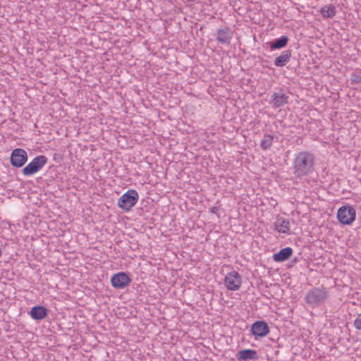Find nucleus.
<instances>
[{"mask_svg": "<svg viewBox=\"0 0 361 361\" xmlns=\"http://www.w3.org/2000/svg\"><path fill=\"white\" fill-rule=\"evenodd\" d=\"M314 155L307 151H302L295 154L293 164V174L302 179L312 173L314 170Z\"/></svg>", "mask_w": 361, "mask_h": 361, "instance_id": "obj_1", "label": "nucleus"}, {"mask_svg": "<svg viewBox=\"0 0 361 361\" xmlns=\"http://www.w3.org/2000/svg\"><path fill=\"white\" fill-rule=\"evenodd\" d=\"M329 293L326 288L321 286L310 290L305 295V301L311 307H319L329 298Z\"/></svg>", "mask_w": 361, "mask_h": 361, "instance_id": "obj_2", "label": "nucleus"}, {"mask_svg": "<svg viewBox=\"0 0 361 361\" xmlns=\"http://www.w3.org/2000/svg\"><path fill=\"white\" fill-rule=\"evenodd\" d=\"M355 209L349 204L343 205L338 209L337 219L343 225H351L355 221Z\"/></svg>", "mask_w": 361, "mask_h": 361, "instance_id": "obj_3", "label": "nucleus"}, {"mask_svg": "<svg viewBox=\"0 0 361 361\" xmlns=\"http://www.w3.org/2000/svg\"><path fill=\"white\" fill-rule=\"evenodd\" d=\"M139 195L135 190H129L118 200V206L125 211H129L138 201Z\"/></svg>", "mask_w": 361, "mask_h": 361, "instance_id": "obj_4", "label": "nucleus"}, {"mask_svg": "<svg viewBox=\"0 0 361 361\" xmlns=\"http://www.w3.org/2000/svg\"><path fill=\"white\" fill-rule=\"evenodd\" d=\"M241 276L236 271L227 274L224 279V284L229 290H238L241 286Z\"/></svg>", "mask_w": 361, "mask_h": 361, "instance_id": "obj_5", "label": "nucleus"}, {"mask_svg": "<svg viewBox=\"0 0 361 361\" xmlns=\"http://www.w3.org/2000/svg\"><path fill=\"white\" fill-rule=\"evenodd\" d=\"M45 164V156L36 157L30 163H29L23 169V173L25 176H31L39 171Z\"/></svg>", "mask_w": 361, "mask_h": 361, "instance_id": "obj_6", "label": "nucleus"}, {"mask_svg": "<svg viewBox=\"0 0 361 361\" xmlns=\"http://www.w3.org/2000/svg\"><path fill=\"white\" fill-rule=\"evenodd\" d=\"M131 282V279L128 273L118 272L114 274L111 279V286L117 289H123Z\"/></svg>", "mask_w": 361, "mask_h": 361, "instance_id": "obj_7", "label": "nucleus"}, {"mask_svg": "<svg viewBox=\"0 0 361 361\" xmlns=\"http://www.w3.org/2000/svg\"><path fill=\"white\" fill-rule=\"evenodd\" d=\"M27 160V154L25 150L21 148L14 149L11 154V164L12 166L22 167Z\"/></svg>", "mask_w": 361, "mask_h": 361, "instance_id": "obj_8", "label": "nucleus"}, {"mask_svg": "<svg viewBox=\"0 0 361 361\" xmlns=\"http://www.w3.org/2000/svg\"><path fill=\"white\" fill-rule=\"evenodd\" d=\"M251 331L256 338H263L269 334V327L265 322L257 321L252 324Z\"/></svg>", "mask_w": 361, "mask_h": 361, "instance_id": "obj_9", "label": "nucleus"}, {"mask_svg": "<svg viewBox=\"0 0 361 361\" xmlns=\"http://www.w3.org/2000/svg\"><path fill=\"white\" fill-rule=\"evenodd\" d=\"M271 98L272 107L278 109L288 103L289 97L281 90L274 92Z\"/></svg>", "mask_w": 361, "mask_h": 361, "instance_id": "obj_10", "label": "nucleus"}, {"mask_svg": "<svg viewBox=\"0 0 361 361\" xmlns=\"http://www.w3.org/2000/svg\"><path fill=\"white\" fill-rule=\"evenodd\" d=\"M233 36V31L228 27L219 29L216 31V40L221 44L229 45Z\"/></svg>", "mask_w": 361, "mask_h": 361, "instance_id": "obj_11", "label": "nucleus"}, {"mask_svg": "<svg viewBox=\"0 0 361 361\" xmlns=\"http://www.w3.org/2000/svg\"><path fill=\"white\" fill-rule=\"evenodd\" d=\"M293 254V249L286 247L280 250L278 252L273 255V260L277 262H282L287 260Z\"/></svg>", "mask_w": 361, "mask_h": 361, "instance_id": "obj_12", "label": "nucleus"}, {"mask_svg": "<svg viewBox=\"0 0 361 361\" xmlns=\"http://www.w3.org/2000/svg\"><path fill=\"white\" fill-rule=\"evenodd\" d=\"M275 229L284 234H290V221L285 218H280L275 222Z\"/></svg>", "mask_w": 361, "mask_h": 361, "instance_id": "obj_13", "label": "nucleus"}, {"mask_svg": "<svg viewBox=\"0 0 361 361\" xmlns=\"http://www.w3.org/2000/svg\"><path fill=\"white\" fill-rule=\"evenodd\" d=\"M290 57L291 51L289 49L285 50L280 56L275 59L274 65L277 67H283L289 62Z\"/></svg>", "mask_w": 361, "mask_h": 361, "instance_id": "obj_14", "label": "nucleus"}, {"mask_svg": "<svg viewBox=\"0 0 361 361\" xmlns=\"http://www.w3.org/2000/svg\"><path fill=\"white\" fill-rule=\"evenodd\" d=\"M238 358L239 360H255L259 359L257 351L255 350H252V349H245V350H240L238 353Z\"/></svg>", "mask_w": 361, "mask_h": 361, "instance_id": "obj_15", "label": "nucleus"}, {"mask_svg": "<svg viewBox=\"0 0 361 361\" xmlns=\"http://www.w3.org/2000/svg\"><path fill=\"white\" fill-rule=\"evenodd\" d=\"M288 42V37L283 35L274 39L272 42H269V46L271 50L280 49L285 47L287 45Z\"/></svg>", "mask_w": 361, "mask_h": 361, "instance_id": "obj_16", "label": "nucleus"}, {"mask_svg": "<svg viewBox=\"0 0 361 361\" xmlns=\"http://www.w3.org/2000/svg\"><path fill=\"white\" fill-rule=\"evenodd\" d=\"M320 13L325 19L332 18L336 14V8L335 6L332 4H327L321 8Z\"/></svg>", "mask_w": 361, "mask_h": 361, "instance_id": "obj_17", "label": "nucleus"}, {"mask_svg": "<svg viewBox=\"0 0 361 361\" xmlns=\"http://www.w3.org/2000/svg\"><path fill=\"white\" fill-rule=\"evenodd\" d=\"M30 316L34 319H41L45 317V307L35 306L30 310Z\"/></svg>", "mask_w": 361, "mask_h": 361, "instance_id": "obj_18", "label": "nucleus"}, {"mask_svg": "<svg viewBox=\"0 0 361 361\" xmlns=\"http://www.w3.org/2000/svg\"><path fill=\"white\" fill-rule=\"evenodd\" d=\"M274 138L273 135L265 134L260 142L261 148L264 150L269 149L272 145Z\"/></svg>", "mask_w": 361, "mask_h": 361, "instance_id": "obj_19", "label": "nucleus"}, {"mask_svg": "<svg viewBox=\"0 0 361 361\" xmlns=\"http://www.w3.org/2000/svg\"><path fill=\"white\" fill-rule=\"evenodd\" d=\"M55 347L53 346L47 350V360L49 361H59L60 360V354L56 353Z\"/></svg>", "mask_w": 361, "mask_h": 361, "instance_id": "obj_20", "label": "nucleus"}, {"mask_svg": "<svg viewBox=\"0 0 361 361\" xmlns=\"http://www.w3.org/2000/svg\"><path fill=\"white\" fill-rule=\"evenodd\" d=\"M354 326L357 330H361V313L354 320Z\"/></svg>", "mask_w": 361, "mask_h": 361, "instance_id": "obj_21", "label": "nucleus"}, {"mask_svg": "<svg viewBox=\"0 0 361 361\" xmlns=\"http://www.w3.org/2000/svg\"><path fill=\"white\" fill-rule=\"evenodd\" d=\"M53 159L56 163H60L62 160V155L61 154L54 153L53 154Z\"/></svg>", "mask_w": 361, "mask_h": 361, "instance_id": "obj_22", "label": "nucleus"}, {"mask_svg": "<svg viewBox=\"0 0 361 361\" xmlns=\"http://www.w3.org/2000/svg\"><path fill=\"white\" fill-rule=\"evenodd\" d=\"M219 211V207L214 206V207L210 208V212H212L213 214H217Z\"/></svg>", "mask_w": 361, "mask_h": 361, "instance_id": "obj_23", "label": "nucleus"}, {"mask_svg": "<svg viewBox=\"0 0 361 361\" xmlns=\"http://www.w3.org/2000/svg\"><path fill=\"white\" fill-rule=\"evenodd\" d=\"M54 338V336L52 335L47 336V339L49 338V341H51L52 338Z\"/></svg>", "mask_w": 361, "mask_h": 361, "instance_id": "obj_24", "label": "nucleus"}]
</instances>
